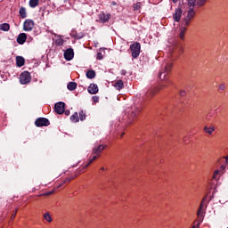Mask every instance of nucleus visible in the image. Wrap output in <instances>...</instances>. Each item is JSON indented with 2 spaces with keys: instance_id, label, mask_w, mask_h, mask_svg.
Listing matches in <instances>:
<instances>
[{
  "instance_id": "1",
  "label": "nucleus",
  "mask_w": 228,
  "mask_h": 228,
  "mask_svg": "<svg viewBox=\"0 0 228 228\" xmlns=\"http://www.w3.org/2000/svg\"><path fill=\"white\" fill-rule=\"evenodd\" d=\"M195 13H196L195 10L191 7H189V10L184 14V17H183V24L185 26H190L191 20L193 19V17H195Z\"/></svg>"
},
{
  "instance_id": "2",
  "label": "nucleus",
  "mask_w": 228,
  "mask_h": 228,
  "mask_svg": "<svg viewBox=\"0 0 228 228\" xmlns=\"http://www.w3.org/2000/svg\"><path fill=\"white\" fill-rule=\"evenodd\" d=\"M208 3V0H188L189 8H200Z\"/></svg>"
},
{
  "instance_id": "3",
  "label": "nucleus",
  "mask_w": 228,
  "mask_h": 228,
  "mask_svg": "<svg viewBox=\"0 0 228 228\" xmlns=\"http://www.w3.org/2000/svg\"><path fill=\"white\" fill-rule=\"evenodd\" d=\"M170 83H171L170 80H167V84H161L159 87H152L148 91L147 95H151V97L152 95H156V94H158L159 90H163L164 88H167L168 85H170Z\"/></svg>"
},
{
  "instance_id": "4",
  "label": "nucleus",
  "mask_w": 228,
  "mask_h": 228,
  "mask_svg": "<svg viewBox=\"0 0 228 228\" xmlns=\"http://www.w3.org/2000/svg\"><path fill=\"white\" fill-rule=\"evenodd\" d=\"M140 49H142V45H140V43L135 42L131 45L130 51L132 53V57L138 58V56H140Z\"/></svg>"
},
{
  "instance_id": "5",
  "label": "nucleus",
  "mask_w": 228,
  "mask_h": 228,
  "mask_svg": "<svg viewBox=\"0 0 228 228\" xmlns=\"http://www.w3.org/2000/svg\"><path fill=\"white\" fill-rule=\"evenodd\" d=\"M31 82V75L28 71H24L20 76V83L21 85H28Z\"/></svg>"
},
{
  "instance_id": "6",
  "label": "nucleus",
  "mask_w": 228,
  "mask_h": 228,
  "mask_svg": "<svg viewBox=\"0 0 228 228\" xmlns=\"http://www.w3.org/2000/svg\"><path fill=\"white\" fill-rule=\"evenodd\" d=\"M204 200H206V198L203 199L197 211V216L199 218L198 225H200V224H202V220H204V213L202 212V209L204 208Z\"/></svg>"
},
{
  "instance_id": "7",
  "label": "nucleus",
  "mask_w": 228,
  "mask_h": 228,
  "mask_svg": "<svg viewBox=\"0 0 228 228\" xmlns=\"http://www.w3.org/2000/svg\"><path fill=\"white\" fill-rule=\"evenodd\" d=\"M33 28H35V21L33 20H26L23 23V31H33Z\"/></svg>"
},
{
  "instance_id": "8",
  "label": "nucleus",
  "mask_w": 228,
  "mask_h": 228,
  "mask_svg": "<svg viewBox=\"0 0 228 228\" xmlns=\"http://www.w3.org/2000/svg\"><path fill=\"white\" fill-rule=\"evenodd\" d=\"M50 124L51 123L49 122V119H47L45 118H39L36 119V121H35V125L37 126V127L47 126Z\"/></svg>"
},
{
  "instance_id": "9",
  "label": "nucleus",
  "mask_w": 228,
  "mask_h": 228,
  "mask_svg": "<svg viewBox=\"0 0 228 228\" xmlns=\"http://www.w3.org/2000/svg\"><path fill=\"white\" fill-rule=\"evenodd\" d=\"M54 110L58 115H63V113H65V102H59L55 103Z\"/></svg>"
},
{
  "instance_id": "10",
  "label": "nucleus",
  "mask_w": 228,
  "mask_h": 228,
  "mask_svg": "<svg viewBox=\"0 0 228 228\" xmlns=\"http://www.w3.org/2000/svg\"><path fill=\"white\" fill-rule=\"evenodd\" d=\"M181 17H183V9H181V7H178L175 9V12L173 13V20L175 22H180Z\"/></svg>"
},
{
  "instance_id": "11",
  "label": "nucleus",
  "mask_w": 228,
  "mask_h": 228,
  "mask_svg": "<svg viewBox=\"0 0 228 228\" xmlns=\"http://www.w3.org/2000/svg\"><path fill=\"white\" fill-rule=\"evenodd\" d=\"M64 58L67 61H70L74 58V49L69 48L64 52Z\"/></svg>"
},
{
  "instance_id": "12",
  "label": "nucleus",
  "mask_w": 228,
  "mask_h": 228,
  "mask_svg": "<svg viewBox=\"0 0 228 228\" xmlns=\"http://www.w3.org/2000/svg\"><path fill=\"white\" fill-rule=\"evenodd\" d=\"M106 149V145L100 144L97 147L93 149V154H97V156H101V152Z\"/></svg>"
},
{
  "instance_id": "13",
  "label": "nucleus",
  "mask_w": 228,
  "mask_h": 228,
  "mask_svg": "<svg viewBox=\"0 0 228 228\" xmlns=\"http://www.w3.org/2000/svg\"><path fill=\"white\" fill-rule=\"evenodd\" d=\"M99 19L102 22H108V20H110V19H111V14L110 13H100L99 14Z\"/></svg>"
},
{
  "instance_id": "14",
  "label": "nucleus",
  "mask_w": 228,
  "mask_h": 228,
  "mask_svg": "<svg viewBox=\"0 0 228 228\" xmlns=\"http://www.w3.org/2000/svg\"><path fill=\"white\" fill-rule=\"evenodd\" d=\"M87 92H89L91 94H95L99 93V87L95 84H91L88 86Z\"/></svg>"
},
{
  "instance_id": "15",
  "label": "nucleus",
  "mask_w": 228,
  "mask_h": 228,
  "mask_svg": "<svg viewBox=\"0 0 228 228\" xmlns=\"http://www.w3.org/2000/svg\"><path fill=\"white\" fill-rule=\"evenodd\" d=\"M28 40V35L26 33H20L17 37V42L22 45Z\"/></svg>"
},
{
  "instance_id": "16",
  "label": "nucleus",
  "mask_w": 228,
  "mask_h": 228,
  "mask_svg": "<svg viewBox=\"0 0 228 228\" xmlns=\"http://www.w3.org/2000/svg\"><path fill=\"white\" fill-rule=\"evenodd\" d=\"M113 86L116 88V90H122L124 88V82L122 80H117Z\"/></svg>"
},
{
  "instance_id": "17",
  "label": "nucleus",
  "mask_w": 228,
  "mask_h": 228,
  "mask_svg": "<svg viewBox=\"0 0 228 228\" xmlns=\"http://www.w3.org/2000/svg\"><path fill=\"white\" fill-rule=\"evenodd\" d=\"M203 129L205 133H207V134H213L216 128H215V126H205Z\"/></svg>"
},
{
  "instance_id": "18",
  "label": "nucleus",
  "mask_w": 228,
  "mask_h": 228,
  "mask_svg": "<svg viewBox=\"0 0 228 228\" xmlns=\"http://www.w3.org/2000/svg\"><path fill=\"white\" fill-rule=\"evenodd\" d=\"M25 60L21 56L16 57L17 67H24Z\"/></svg>"
},
{
  "instance_id": "19",
  "label": "nucleus",
  "mask_w": 228,
  "mask_h": 228,
  "mask_svg": "<svg viewBox=\"0 0 228 228\" xmlns=\"http://www.w3.org/2000/svg\"><path fill=\"white\" fill-rule=\"evenodd\" d=\"M68 90H70V92H74L76 88H77V84L76 82H69L67 86Z\"/></svg>"
},
{
  "instance_id": "20",
  "label": "nucleus",
  "mask_w": 228,
  "mask_h": 228,
  "mask_svg": "<svg viewBox=\"0 0 228 228\" xmlns=\"http://www.w3.org/2000/svg\"><path fill=\"white\" fill-rule=\"evenodd\" d=\"M19 13L21 19H26V17H28V12L24 7L20 8Z\"/></svg>"
},
{
  "instance_id": "21",
  "label": "nucleus",
  "mask_w": 228,
  "mask_h": 228,
  "mask_svg": "<svg viewBox=\"0 0 228 228\" xmlns=\"http://www.w3.org/2000/svg\"><path fill=\"white\" fill-rule=\"evenodd\" d=\"M44 219L48 222L49 224H51V222H53V217L51 216V214L49 212H45L43 216Z\"/></svg>"
},
{
  "instance_id": "22",
  "label": "nucleus",
  "mask_w": 228,
  "mask_h": 228,
  "mask_svg": "<svg viewBox=\"0 0 228 228\" xmlns=\"http://www.w3.org/2000/svg\"><path fill=\"white\" fill-rule=\"evenodd\" d=\"M40 3L39 0H29L28 4L30 8H37L38 6V4Z\"/></svg>"
},
{
  "instance_id": "23",
  "label": "nucleus",
  "mask_w": 228,
  "mask_h": 228,
  "mask_svg": "<svg viewBox=\"0 0 228 228\" xmlns=\"http://www.w3.org/2000/svg\"><path fill=\"white\" fill-rule=\"evenodd\" d=\"M0 30L1 31H10V24H8V23L0 24Z\"/></svg>"
},
{
  "instance_id": "24",
  "label": "nucleus",
  "mask_w": 228,
  "mask_h": 228,
  "mask_svg": "<svg viewBox=\"0 0 228 228\" xmlns=\"http://www.w3.org/2000/svg\"><path fill=\"white\" fill-rule=\"evenodd\" d=\"M167 74H168L167 71H165V70L161 71V72L159 73V79H161V81H167Z\"/></svg>"
},
{
  "instance_id": "25",
  "label": "nucleus",
  "mask_w": 228,
  "mask_h": 228,
  "mask_svg": "<svg viewBox=\"0 0 228 228\" xmlns=\"http://www.w3.org/2000/svg\"><path fill=\"white\" fill-rule=\"evenodd\" d=\"M186 27H182L180 28L179 37L182 40H184V34L186 33Z\"/></svg>"
},
{
  "instance_id": "26",
  "label": "nucleus",
  "mask_w": 228,
  "mask_h": 228,
  "mask_svg": "<svg viewBox=\"0 0 228 228\" xmlns=\"http://www.w3.org/2000/svg\"><path fill=\"white\" fill-rule=\"evenodd\" d=\"M71 122H79V115L77 112L73 113V115L70 117Z\"/></svg>"
},
{
  "instance_id": "27",
  "label": "nucleus",
  "mask_w": 228,
  "mask_h": 228,
  "mask_svg": "<svg viewBox=\"0 0 228 228\" xmlns=\"http://www.w3.org/2000/svg\"><path fill=\"white\" fill-rule=\"evenodd\" d=\"M86 77H88V79H94V77H95V71L94 70H88L86 72Z\"/></svg>"
},
{
  "instance_id": "28",
  "label": "nucleus",
  "mask_w": 228,
  "mask_h": 228,
  "mask_svg": "<svg viewBox=\"0 0 228 228\" xmlns=\"http://www.w3.org/2000/svg\"><path fill=\"white\" fill-rule=\"evenodd\" d=\"M172 70V62H167L164 66V71L170 72Z\"/></svg>"
},
{
  "instance_id": "29",
  "label": "nucleus",
  "mask_w": 228,
  "mask_h": 228,
  "mask_svg": "<svg viewBox=\"0 0 228 228\" xmlns=\"http://www.w3.org/2000/svg\"><path fill=\"white\" fill-rule=\"evenodd\" d=\"M79 119H80L81 121L86 119V113H85V111L81 110V111L79 112Z\"/></svg>"
},
{
  "instance_id": "30",
  "label": "nucleus",
  "mask_w": 228,
  "mask_h": 228,
  "mask_svg": "<svg viewBox=\"0 0 228 228\" xmlns=\"http://www.w3.org/2000/svg\"><path fill=\"white\" fill-rule=\"evenodd\" d=\"M142 8V4L140 2L134 4V10L136 12Z\"/></svg>"
},
{
  "instance_id": "31",
  "label": "nucleus",
  "mask_w": 228,
  "mask_h": 228,
  "mask_svg": "<svg viewBox=\"0 0 228 228\" xmlns=\"http://www.w3.org/2000/svg\"><path fill=\"white\" fill-rule=\"evenodd\" d=\"M63 39L58 38L55 40V45H63Z\"/></svg>"
},
{
  "instance_id": "32",
  "label": "nucleus",
  "mask_w": 228,
  "mask_h": 228,
  "mask_svg": "<svg viewBox=\"0 0 228 228\" xmlns=\"http://www.w3.org/2000/svg\"><path fill=\"white\" fill-rule=\"evenodd\" d=\"M227 87V86L225 85V83H222L218 86V90H225V88Z\"/></svg>"
},
{
  "instance_id": "33",
  "label": "nucleus",
  "mask_w": 228,
  "mask_h": 228,
  "mask_svg": "<svg viewBox=\"0 0 228 228\" xmlns=\"http://www.w3.org/2000/svg\"><path fill=\"white\" fill-rule=\"evenodd\" d=\"M100 157L101 155L94 154V156H93V158L89 160V163H94V161H95V159Z\"/></svg>"
},
{
  "instance_id": "34",
  "label": "nucleus",
  "mask_w": 228,
  "mask_h": 228,
  "mask_svg": "<svg viewBox=\"0 0 228 228\" xmlns=\"http://www.w3.org/2000/svg\"><path fill=\"white\" fill-rule=\"evenodd\" d=\"M218 174H220V170H216L213 175V179H216V177H218Z\"/></svg>"
},
{
  "instance_id": "35",
  "label": "nucleus",
  "mask_w": 228,
  "mask_h": 228,
  "mask_svg": "<svg viewBox=\"0 0 228 228\" xmlns=\"http://www.w3.org/2000/svg\"><path fill=\"white\" fill-rule=\"evenodd\" d=\"M75 177L76 176H71V177L66 178L63 183H70L72 181V179H74Z\"/></svg>"
},
{
  "instance_id": "36",
  "label": "nucleus",
  "mask_w": 228,
  "mask_h": 228,
  "mask_svg": "<svg viewBox=\"0 0 228 228\" xmlns=\"http://www.w3.org/2000/svg\"><path fill=\"white\" fill-rule=\"evenodd\" d=\"M94 102H99V96H93Z\"/></svg>"
},
{
  "instance_id": "37",
  "label": "nucleus",
  "mask_w": 228,
  "mask_h": 228,
  "mask_svg": "<svg viewBox=\"0 0 228 228\" xmlns=\"http://www.w3.org/2000/svg\"><path fill=\"white\" fill-rule=\"evenodd\" d=\"M97 60H102V53H97Z\"/></svg>"
},
{
  "instance_id": "38",
  "label": "nucleus",
  "mask_w": 228,
  "mask_h": 228,
  "mask_svg": "<svg viewBox=\"0 0 228 228\" xmlns=\"http://www.w3.org/2000/svg\"><path fill=\"white\" fill-rule=\"evenodd\" d=\"M180 95L181 97H184V95H186V91H181Z\"/></svg>"
},
{
  "instance_id": "39",
  "label": "nucleus",
  "mask_w": 228,
  "mask_h": 228,
  "mask_svg": "<svg viewBox=\"0 0 228 228\" xmlns=\"http://www.w3.org/2000/svg\"><path fill=\"white\" fill-rule=\"evenodd\" d=\"M90 165H92V163H90V161H89L87 164L84 165L83 168H88V167H90Z\"/></svg>"
},
{
  "instance_id": "40",
  "label": "nucleus",
  "mask_w": 228,
  "mask_h": 228,
  "mask_svg": "<svg viewBox=\"0 0 228 228\" xmlns=\"http://www.w3.org/2000/svg\"><path fill=\"white\" fill-rule=\"evenodd\" d=\"M54 193V191H49L45 193L44 195L49 196V195H53Z\"/></svg>"
},
{
  "instance_id": "41",
  "label": "nucleus",
  "mask_w": 228,
  "mask_h": 228,
  "mask_svg": "<svg viewBox=\"0 0 228 228\" xmlns=\"http://www.w3.org/2000/svg\"><path fill=\"white\" fill-rule=\"evenodd\" d=\"M17 215V210L15 211V213H13L12 216H11V220H13V218H15Z\"/></svg>"
},
{
  "instance_id": "42",
  "label": "nucleus",
  "mask_w": 228,
  "mask_h": 228,
  "mask_svg": "<svg viewBox=\"0 0 228 228\" xmlns=\"http://www.w3.org/2000/svg\"><path fill=\"white\" fill-rule=\"evenodd\" d=\"M120 74H121V76H126V70H125V69H122V70L120 71Z\"/></svg>"
},
{
  "instance_id": "43",
  "label": "nucleus",
  "mask_w": 228,
  "mask_h": 228,
  "mask_svg": "<svg viewBox=\"0 0 228 228\" xmlns=\"http://www.w3.org/2000/svg\"><path fill=\"white\" fill-rule=\"evenodd\" d=\"M138 115V112H132V117H136Z\"/></svg>"
},
{
  "instance_id": "44",
  "label": "nucleus",
  "mask_w": 228,
  "mask_h": 228,
  "mask_svg": "<svg viewBox=\"0 0 228 228\" xmlns=\"http://www.w3.org/2000/svg\"><path fill=\"white\" fill-rule=\"evenodd\" d=\"M173 1V3L175 4H177V2L179 1V0H172Z\"/></svg>"
},
{
  "instance_id": "45",
  "label": "nucleus",
  "mask_w": 228,
  "mask_h": 228,
  "mask_svg": "<svg viewBox=\"0 0 228 228\" xmlns=\"http://www.w3.org/2000/svg\"><path fill=\"white\" fill-rule=\"evenodd\" d=\"M200 225L197 224V227L196 226H192L191 228H199Z\"/></svg>"
},
{
  "instance_id": "46",
  "label": "nucleus",
  "mask_w": 228,
  "mask_h": 228,
  "mask_svg": "<svg viewBox=\"0 0 228 228\" xmlns=\"http://www.w3.org/2000/svg\"><path fill=\"white\" fill-rule=\"evenodd\" d=\"M111 4L115 5V4H117V3H115V2H112V3H111Z\"/></svg>"
},
{
  "instance_id": "47",
  "label": "nucleus",
  "mask_w": 228,
  "mask_h": 228,
  "mask_svg": "<svg viewBox=\"0 0 228 228\" xmlns=\"http://www.w3.org/2000/svg\"><path fill=\"white\" fill-rule=\"evenodd\" d=\"M101 170H106V168H104V167H102V168H101Z\"/></svg>"
},
{
  "instance_id": "48",
  "label": "nucleus",
  "mask_w": 228,
  "mask_h": 228,
  "mask_svg": "<svg viewBox=\"0 0 228 228\" xmlns=\"http://www.w3.org/2000/svg\"><path fill=\"white\" fill-rule=\"evenodd\" d=\"M226 161H228V156L226 157Z\"/></svg>"
},
{
  "instance_id": "49",
  "label": "nucleus",
  "mask_w": 228,
  "mask_h": 228,
  "mask_svg": "<svg viewBox=\"0 0 228 228\" xmlns=\"http://www.w3.org/2000/svg\"><path fill=\"white\" fill-rule=\"evenodd\" d=\"M124 135V133L121 134V136H123Z\"/></svg>"
},
{
  "instance_id": "50",
  "label": "nucleus",
  "mask_w": 228,
  "mask_h": 228,
  "mask_svg": "<svg viewBox=\"0 0 228 228\" xmlns=\"http://www.w3.org/2000/svg\"><path fill=\"white\" fill-rule=\"evenodd\" d=\"M228 228V227H227Z\"/></svg>"
}]
</instances>
